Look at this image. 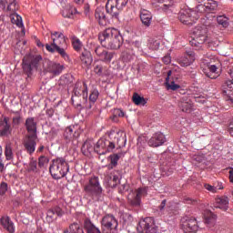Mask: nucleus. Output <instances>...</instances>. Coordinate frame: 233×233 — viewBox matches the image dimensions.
Masks as SVG:
<instances>
[{
	"label": "nucleus",
	"mask_w": 233,
	"mask_h": 233,
	"mask_svg": "<svg viewBox=\"0 0 233 233\" xmlns=\"http://www.w3.org/2000/svg\"><path fill=\"white\" fill-rule=\"evenodd\" d=\"M186 202L188 204H197L198 200H193L192 198H186Z\"/></svg>",
	"instance_id": "61"
},
{
	"label": "nucleus",
	"mask_w": 233,
	"mask_h": 233,
	"mask_svg": "<svg viewBox=\"0 0 233 233\" xmlns=\"http://www.w3.org/2000/svg\"><path fill=\"white\" fill-rule=\"evenodd\" d=\"M204 187L208 191H210L211 193H217V187H214V186H210V184H204Z\"/></svg>",
	"instance_id": "58"
},
{
	"label": "nucleus",
	"mask_w": 233,
	"mask_h": 233,
	"mask_svg": "<svg viewBox=\"0 0 233 233\" xmlns=\"http://www.w3.org/2000/svg\"><path fill=\"white\" fill-rule=\"evenodd\" d=\"M46 72L52 74V76H59L63 70H65V66L61 64L47 62V66L45 67Z\"/></svg>",
	"instance_id": "22"
},
{
	"label": "nucleus",
	"mask_w": 233,
	"mask_h": 233,
	"mask_svg": "<svg viewBox=\"0 0 233 233\" xmlns=\"http://www.w3.org/2000/svg\"><path fill=\"white\" fill-rule=\"evenodd\" d=\"M25 128L27 136H37V122L34 117H28L25 120Z\"/></svg>",
	"instance_id": "25"
},
{
	"label": "nucleus",
	"mask_w": 233,
	"mask_h": 233,
	"mask_svg": "<svg viewBox=\"0 0 233 233\" xmlns=\"http://www.w3.org/2000/svg\"><path fill=\"white\" fill-rule=\"evenodd\" d=\"M23 147L25 152L32 156L37 147V136L26 135L23 140Z\"/></svg>",
	"instance_id": "17"
},
{
	"label": "nucleus",
	"mask_w": 233,
	"mask_h": 233,
	"mask_svg": "<svg viewBox=\"0 0 233 233\" xmlns=\"http://www.w3.org/2000/svg\"><path fill=\"white\" fill-rule=\"evenodd\" d=\"M109 139L101 138L95 145V152L98 156H105L107 152H112L116 148V145L121 148L127 145V133L123 130L111 131L109 133Z\"/></svg>",
	"instance_id": "1"
},
{
	"label": "nucleus",
	"mask_w": 233,
	"mask_h": 233,
	"mask_svg": "<svg viewBox=\"0 0 233 233\" xmlns=\"http://www.w3.org/2000/svg\"><path fill=\"white\" fill-rule=\"evenodd\" d=\"M80 61L83 66H86V67L90 66V65H92V61H94L90 51L86 50L82 52V54L80 55Z\"/></svg>",
	"instance_id": "34"
},
{
	"label": "nucleus",
	"mask_w": 233,
	"mask_h": 233,
	"mask_svg": "<svg viewBox=\"0 0 233 233\" xmlns=\"http://www.w3.org/2000/svg\"><path fill=\"white\" fill-rule=\"evenodd\" d=\"M10 134H12V127L8 124V118L5 117L0 120V136H10Z\"/></svg>",
	"instance_id": "28"
},
{
	"label": "nucleus",
	"mask_w": 233,
	"mask_h": 233,
	"mask_svg": "<svg viewBox=\"0 0 233 233\" xmlns=\"http://www.w3.org/2000/svg\"><path fill=\"white\" fill-rule=\"evenodd\" d=\"M217 22L223 27H228L229 25L228 18H227V16H224V15L218 16Z\"/></svg>",
	"instance_id": "51"
},
{
	"label": "nucleus",
	"mask_w": 233,
	"mask_h": 233,
	"mask_svg": "<svg viewBox=\"0 0 233 233\" xmlns=\"http://www.w3.org/2000/svg\"><path fill=\"white\" fill-rule=\"evenodd\" d=\"M171 74H172V71H168L167 77L166 78L165 85H166V87H167V90L175 91L176 90V82H174V81L170 82V78L169 77H170Z\"/></svg>",
	"instance_id": "44"
},
{
	"label": "nucleus",
	"mask_w": 233,
	"mask_h": 233,
	"mask_svg": "<svg viewBox=\"0 0 233 233\" xmlns=\"http://www.w3.org/2000/svg\"><path fill=\"white\" fill-rule=\"evenodd\" d=\"M178 106L180 109H182V111L190 113L193 109V102L192 100L187 98V96H184L182 102H179Z\"/></svg>",
	"instance_id": "35"
},
{
	"label": "nucleus",
	"mask_w": 233,
	"mask_h": 233,
	"mask_svg": "<svg viewBox=\"0 0 233 233\" xmlns=\"http://www.w3.org/2000/svg\"><path fill=\"white\" fill-rule=\"evenodd\" d=\"M206 11H210L211 13H214L216 9H218V4L215 2V0H208L206 5Z\"/></svg>",
	"instance_id": "49"
},
{
	"label": "nucleus",
	"mask_w": 233,
	"mask_h": 233,
	"mask_svg": "<svg viewBox=\"0 0 233 233\" xmlns=\"http://www.w3.org/2000/svg\"><path fill=\"white\" fill-rule=\"evenodd\" d=\"M137 233H157V229L154 225V218L147 217L139 221L137 228Z\"/></svg>",
	"instance_id": "12"
},
{
	"label": "nucleus",
	"mask_w": 233,
	"mask_h": 233,
	"mask_svg": "<svg viewBox=\"0 0 233 233\" xmlns=\"http://www.w3.org/2000/svg\"><path fill=\"white\" fill-rule=\"evenodd\" d=\"M118 117H125V112L119 108L114 109L113 116L110 117V119H112V121L115 123H117Z\"/></svg>",
	"instance_id": "43"
},
{
	"label": "nucleus",
	"mask_w": 233,
	"mask_h": 233,
	"mask_svg": "<svg viewBox=\"0 0 233 233\" xmlns=\"http://www.w3.org/2000/svg\"><path fill=\"white\" fill-rule=\"evenodd\" d=\"M196 57L194 52H187L182 57L177 59L178 65L181 66H189L192 63H194Z\"/></svg>",
	"instance_id": "24"
},
{
	"label": "nucleus",
	"mask_w": 233,
	"mask_h": 233,
	"mask_svg": "<svg viewBox=\"0 0 233 233\" xmlns=\"http://www.w3.org/2000/svg\"><path fill=\"white\" fill-rule=\"evenodd\" d=\"M76 7L67 5L64 10L62 11L63 17H67L68 19H71V17L74 16V14H76Z\"/></svg>",
	"instance_id": "38"
},
{
	"label": "nucleus",
	"mask_w": 233,
	"mask_h": 233,
	"mask_svg": "<svg viewBox=\"0 0 233 233\" xmlns=\"http://www.w3.org/2000/svg\"><path fill=\"white\" fill-rule=\"evenodd\" d=\"M5 156L7 161L14 159V152L12 151V145L6 144L5 148Z\"/></svg>",
	"instance_id": "48"
},
{
	"label": "nucleus",
	"mask_w": 233,
	"mask_h": 233,
	"mask_svg": "<svg viewBox=\"0 0 233 233\" xmlns=\"http://www.w3.org/2000/svg\"><path fill=\"white\" fill-rule=\"evenodd\" d=\"M84 228L86 233H101L99 228L96 227L90 218L84 219Z\"/></svg>",
	"instance_id": "33"
},
{
	"label": "nucleus",
	"mask_w": 233,
	"mask_h": 233,
	"mask_svg": "<svg viewBox=\"0 0 233 233\" xmlns=\"http://www.w3.org/2000/svg\"><path fill=\"white\" fill-rule=\"evenodd\" d=\"M206 63L209 68V72L207 74L208 77H210L211 79L218 77L219 74L218 70L221 66L220 61L216 59V57H211V59H206Z\"/></svg>",
	"instance_id": "16"
},
{
	"label": "nucleus",
	"mask_w": 233,
	"mask_h": 233,
	"mask_svg": "<svg viewBox=\"0 0 233 233\" xmlns=\"http://www.w3.org/2000/svg\"><path fill=\"white\" fill-rule=\"evenodd\" d=\"M140 19L145 26H150L152 24V14L148 10L141 9Z\"/></svg>",
	"instance_id": "31"
},
{
	"label": "nucleus",
	"mask_w": 233,
	"mask_h": 233,
	"mask_svg": "<svg viewBox=\"0 0 233 233\" xmlns=\"http://www.w3.org/2000/svg\"><path fill=\"white\" fill-rule=\"evenodd\" d=\"M72 134H74V126L66 127L64 136L66 139H70L72 137Z\"/></svg>",
	"instance_id": "54"
},
{
	"label": "nucleus",
	"mask_w": 233,
	"mask_h": 233,
	"mask_svg": "<svg viewBox=\"0 0 233 233\" xmlns=\"http://www.w3.org/2000/svg\"><path fill=\"white\" fill-rule=\"evenodd\" d=\"M132 99L135 105H147V100H145V97L139 96L137 93L133 94Z\"/></svg>",
	"instance_id": "45"
},
{
	"label": "nucleus",
	"mask_w": 233,
	"mask_h": 233,
	"mask_svg": "<svg viewBox=\"0 0 233 233\" xmlns=\"http://www.w3.org/2000/svg\"><path fill=\"white\" fill-rule=\"evenodd\" d=\"M98 39L102 46L110 50H119L123 45V36L116 28H107L98 35Z\"/></svg>",
	"instance_id": "4"
},
{
	"label": "nucleus",
	"mask_w": 233,
	"mask_h": 233,
	"mask_svg": "<svg viewBox=\"0 0 233 233\" xmlns=\"http://www.w3.org/2000/svg\"><path fill=\"white\" fill-rule=\"evenodd\" d=\"M0 8L15 14V10H17V2H15V0H1Z\"/></svg>",
	"instance_id": "26"
},
{
	"label": "nucleus",
	"mask_w": 233,
	"mask_h": 233,
	"mask_svg": "<svg viewBox=\"0 0 233 233\" xmlns=\"http://www.w3.org/2000/svg\"><path fill=\"white\" fill-rule=\"evenodd\" d=\"M28 172H37V160L34 157L30 158Z\"/></svg>",
	"instance_id": "50"
},
{
	"label": "nucleus",
	"mask_w": 233,
	"mask_h": 233,
	"mask_svg": "<svg viewBox=\"0 0 233 233\" xmlns=\"http://www.w3.org/2000/svg\"><path fill=\"white\" fill-rule=\"evenodd\" d=\"M71 41L72 46L74 50H76V52H79L83 48V43L81 42V40H79V38H77V36H73L71 38Z\"/></svg>",
	"instance_id": "41"
},
{
	"label": "nucleus",
	"mask_w": 233,
	"mask_h": 233,
	"mask_svg": "<svg viewBox=\"0 0 233 233\" xmlns=\"http://www.w3.org/2000/svg\"><path fill=\"white\" fill-rule=\"evenodd\" d=\"M110 164L107 165L108 170H112L115 167H117V161H119V155H111L110 157Z\"/></svg>",
	"instance_id": "47"
},
{
	"label": "nucleus",
	"mask_w": 233,
	"mask_h": 233,
	"mask_svg": "<svg viewBox=\"0 0 233 233\" xmlns=\"http://www.w3.org/2000/svg\"><path fill=\"white\" fill-rule=\"evenodd\" d=\"M97 97H99V91L97 89H93L89 96V101L88 97H86V103H79L76 106H83L86 110H92L96 105V101H97Z\"/></svg>",
	"instance_id": "19"
},
{
	"label": "nucleus",
	"mask_w": 233,
	"mask_h": 233,
	"mask_svg": "<svg viewBox=\"0 0 233 233\" xmlns=\"http://www.w3.org/2000/svg\"><path fill=\"white\" fill-rule=\"evenodd\" d=\"M63 214H65L63 209L60 207L56 206L47 211V219H49V221H54V219H56L57 218L56 216H58L59 218H61Z\"/></svg>",
	"instance_id": "32"
},
{
	"label": "nucleus",
	"mask_w": 233,
	"mask_h": 233,
	"mask_svg": "<svg viewBox=\"0 0 233 233\" xmlns=\"http://www.w3.org/2000/svg\"><path fill=\"white\" fill-rule=\"evenodd\" d=\"M213 220H214V217L212 213H210L209 217H205V222H207L208 224H210V222H213Z\"/></svg>",
	"instance_id": "59"
},
{
	"label": "nucleus",
	"mask_w": 233,
	"mask_h": 233,
	"mask_svg": "<svg viewBox=\"0 0 233 233\" xmlns=\"http://www.w3.org/2000/svg\"><path fill=\"white\" fill-rule=\"evenodd\" d=\"M43 59L41 56H25L23 59V69L27 74H30L32 70H37V66H39V62Z\"/></svg>",
	"instance_id": "13"
},
{
	"label": "nucleus",
	"mask_w": 233,
	"mask_h": 233,
	"mask_svg": "<svg viewBox=\"0 0 233 233\" xmlns=\"http://www.w3.org/2000/svg\"><path fill=\"white\" fill-rule=\"evenodd\" d=\"M81 151L84 156H88V154H92V152H96V144L92 140H86L83 144Z\"/></svg>",
	"instance_id": "30"
},
{
	"label": "nucleus",
	"mask_w": 233,
	"mask_h": 233,
	"mask_svg": "<svg viewBox=\"0 0 233 233\" xmlns=\"http://www.w3.org/2000/svg\"><path fill=\"white\" fill-rule=\"evenodd\" d=\"M95 54L103 63H110L115 56L114 52H110L101 46L95 48Z\"/></svg>",
	"instance_id": "18"
},
{
	"label": "nucleus",
	"mask_w": 233,
	"mask_h": 233,
	"mask_svg": "<svg viewBox=\"0 0 233 233\" xmlns=\"http://www.w3.org/2000/svg\"><path fill=\"white\" fill-rule=\"evenodd\" d=\"M229 180L233 182V168L229 170Z\"/></svg>",
	"instance_id": "62"
},
{
	"label": "nucleus",
	"mask_w": 233,
	"mask_h": 233,
	"mask_svg": "<svg viewBox=\"0 0 233 233\" xmlns=\"http://www.w3.org/2000/svg\"><path fill=\"white\" fill-rule=\"evenodd\" d=\"M49 172L54 179H61L70 172V166L66 162V159L56 157L52 160Z\"/></svg>",
	"instance_id": "5"
},
{
	"label": "nucleus",
	"mask_w": 233,
	"mask_h": 233,
	"mask_svg": "<svg viewBox=\"0 0 233 233\" xmlns=\"http://www.w3.org/2000/svg\"><path fill=\"white\" fill-rule=\"evenodd\" d=\"M0 223L2 227L9 233H15V225L10 218V217H2L0 218Z\"/></svg>",
	"instance_id": "27"
},
{
	"label": "nucleus",
	"mask_w": 233,
	"mask_h": 233,
	"mask_svg": "<svg viewBox=\"0 0 233 233\" xmlns=\"http://www.w3.org/2000/svg\"><path fill=\"white\" fill-rule=\"evenodd\" d=\"M95 17L100 26H106L108 25V18H106V15L105 14V7H97L95 11Z\"/></svg>",
	"instance_id": "23"
},
{
	"label": "nucleus",
	"mask_w": 233,
	"mask_h": 233,
	"mask_svg": "<svg viewBox=\"0 0 233 233\" xmlns=\"http://www.w3.org/2000/svg\"><path fill=\"white\" fill-rule=\"evenodd\" d=\"M197 2V4H198L196 11L195 12V16H198V19L199 18L200 15L202 13H205L207 11V3L208 0H195Z\"/></svg>",
	"instance_id": "37"
},
{
	"label": "nucleus",
	"mask_w": 233,
	"mask_h": 233,
	"mask_svg": "<svg viewBox=\"0 0 233 233\" xmlns=\"http://www.w3.org/2000/svg\"><path fill=\"white\" fill-rule=\"evenodd\" d=\"M180 227L185 233H196L198 230V220L194 217H182Z\"/></svg>",
	"instance_id": "9"
},
{
	"label": "nucleus",
	"mask_w": 233,
	"mask_h": 233,
	"mask_svg": "<svg viewBox=\"0 0 233 233\" xmlns=\"http://www.w3.org/2000/svg\"><path fill=\"white\" fill-rule=\"evenodd\" d=\"M228 206H229L228 197H219L218 198H216V208H219L220 209L227 211V209H228Z\"/></svg>",
	"instance_id": "36"
},
{
	"label": "nucleus",
	"mask_w": 233,
	"mask_h": 233,
	"mask_svg": "<svg viewBox=\"0 0 233 233\" xmlns=\"http://www.w3.org/2000/svg\"><path fill=\"white\" fill-rule=\"evenodd\" d=\"M195 15H196L195 11H190L189 13H188V11H180V13L178 15V19L183 24L191 25L198 18V16H195Z\"/></svg>",
	"instance_id": "20"
},
{
	"label": "nucleus",
	"mask_w": 233,
	"mask_h": 233,
	"mask_svg": "<svg viewBox=\"0 0 233 233\" xmlns=\"http://www.w3.org/2000/svg\"><path fill=\"white\" fill-rule=\"evenodd\" d=\"M119 170L113 171L111 175L106 176V180L107 181L109 187H117V183H119Z\"/></svg>",
	"instance_id": "29"
},
{
	"label": "nucleus",
	"mask_w": 233,
	"mask_h": 233,
	"mask_svg": "<svg viewBox=\"0 0 233 233\" xmlns=\"http://www.w3.org/2000/svg\"><path fill=\"white\" fill-rule=\"evenodd\" d=\"M68 37L65 36L62 32L51 31L49 43L46 44V49L51 54L56 52L65 59H68V54H66V48L68 47Z\"/></svg>",
	"instance_id": "3"
},
{
	"label": "nucleus",
	"mask_w": 233,
	"mask_h": 233,
	"mask_svg": "<svg viewBox=\"0 0 233 233\" xmlns=\"http://www.w3.org/2000/svg\"><path fill=\"white\" fill-rule=\"evenodd\" d=\"M6 190H8V184L3 182L0 184V195L3 196L6 194Z\"/></svg>",
	"instance_id": "56"
},
{
	"label": "nucleus",
	"mask_w": 233,
	"mask_h": 233,
	"mask_svg": "<svg viewBox=\"0 0 233 233\" xmlns=\"http://www.w3.org/2000/svg\"><path fill=\"white\" fill-rule=\"evenodd\" d=\"M101 225L103 230H107L106 233H108L110 230H116V228H117L118 222L114 215L107 214L103 217Z\"/></svg>",
	"instance_id": "15"
},
{
	"label": "nucleus",
	"mask_w": 233,
	"mask_h": 233,
	"mask_svg": "<svg viewBox=\"0 0 233 233\" xmlns=\"http://www.w3.org/2000/svg\"><path fill=\"white\" fill-rule=\"evenodd\" d=\"M45 150V146H40L37 149V152H43Z\"/></svg>",
	"instance_id": "64"
},
{
	"label": "nucleus",
	"mask_w": 233,
	"mask_h": 233,
	"mask_svg": "<svg viewBox=\"0 0 233 233\" xmlns=\"http://www.w3.org/2000/svg\"><path fill=\"white\" fill-rule=\"evenodd\" d=\"M82 100L80 103H86V97H88V86L85 82H76L73 89V96L71 101L74 103L75 97H81Z\"/></svg>",
	"instance_id": "10"
},
{
	"label": "nucleus",
	"mask_w": 233,
	"mask_h": 233,
	"mask_svg": "<svg viewBox=\"0 0 233 233\" xmlns=\"http://www.w3.org/2000/svg\"><path fill=\"white\" fill-rule=\"evenodd\" d=\"M94 72L96 76L102 77L105 72H106V67L103 64H95Z\"/></svg>",
	"instance_id": "42"
},
{
	"label": "nucleus",
	"mask_w": 233,
	"mask_h": 233,
	"mask_svg": "<svg viewBox=\"0 0 233 233\" xmlns=\"http://www.w3.org/2000/svg\"><path fill=\"white\" fill-rule=\"evenodd\" d=\"M48 157H46V156H41L38 158V166L40 168H43V167H45V165H48Z\"/></svg>",
	"instance_id": "53"
},
{
	"label": "nucleus",
	"mask_w": 233,
	"mask_h": 233,
	"mask_svg": "<svg viewBox=\"0 0 233 233\" xmlns=\"http://www.w3.org/2000/svg\"><path fill=\"white\" fill-rule=\"evenodd\" d=\"M157 212L160 216L167 214V200H163L157 208Z\"/></svg>",
	"instance_id": "52"
},
{
	"label": "nucleus",
	"mask_w": 233,
	"mask_h": 233,
	"mask_svg": "<svg viewBox=\"0 0 233 233\" xmlns=\"http://www.w3.org/2000/svg\"><path fill=\"white\" fill-rule=\"evenodd\" d=\"M163 63L168 65L170 63V56H167L162 58Z\"/></svg>",
	"instance_id": "60"
},
{
	"label": "nucleus",
	"mask_w": 233,
	"mask_h": 233,
	"mask_svg": "<svg viewBox=\"0 0 233 233\" xmlns=\"http://www.w3.org/2000/svg\"><path fill=\"white\" fill-rule=\"evenodd\" d=\"M74 81V77H72L71 75H64L59 79V85L62 86L72 85V82Z\"/></svg>",
	"instance_id": "40"
},
{
	"label": "nucleus",
	"mask_w": 233,
	"mask_h": 233,
	"mask_svg": "<svg viewBox=\"0 0 233 233\" xmlns=\"http://www.w3.org/2000/svg\"><path fill=\"white\" fill-rule=\"evenodd\" d=\"M136 52L138 54H143V49H141V42L135 41L131 43L128 47L122 53V61L124 63H130L132 59H134V56H136Z\"/></svg>",
	"instance_id": "8"
},
{
	"label": "nucleus",
	"mask_w": 233,
	"mask_h": 233,
	"mask_svg": "<svg viewBox=\"0 0 233 233\" xmlns=\"http://www.w3.org/2000/svg\"><path fill=\"white\" fill-rule=\"evenodd\" d=\"M13 126L14 127H17L19 125H21V121L23 119V116H21V112L16 111V112H13Z\"/></svg>",
	"instance_id": "46"
},
{
	"label": "nucleus",
	"mask_w": 233,
	"mask_h": 233,
	"mask_svg": "<svg viewBox=\"0 0 233 233\" xmlns=\"http://www.w3.org/2000/svg\"><path fill=\"white\" fill-rule=\"evenodd\" d=\"M84 191L87 196H90L94 201H101V199H103V187L97 177L89 178L88 183L84 187Z\"/></svg>",
	"instance_id": "6"
},
{
	"label": "nucleus",
	"mask_w": 233,
	"mask_h": 233,
	"mask_svg": "<svg viewBox=\"0 0 233 233\" xmlns=\"http://www.w3.org/2000/svg\"><path fill=\"white\" fill-rule=\"evenodd\" d=\"M10 19L13 25H16L19 28L23 27V18L17 13L11 14Z\"/></svg>",
	"instance_id": "39"
},
{
	"label": "nucleus",
	"mask_w": 233,
	"mask_h": 233,
	"mask_svg": "<svg viewBox=\"0 0 233 233\" xmlns=\"http://www.w3.org/2000/svg\"><path fill=\"white\" fill-rule=\"evenodd\" d=\"M228 130H229V133L233 136V126H232V124L229 125Z\"/></svg>",
	"instance_id": "63"
},
{
	"label": "nucleus",
	"mask_w": 233,
	"mask_h": 233,
	"mask_svg": "<svg viewBox=\"0 0 233 233\" xmlns=\"http://www.w3.org/2000/svg\"><path fill=\"white\" fill-rule=\"evenodd\" d=\"M128 0H107L106 4V13L109 14L115 19L119 17L123 8L127 6Z\"/></svg>",
	"instance_id": "7"
},
{
	"label": "nucleus",
	"mask_w": 233,
	"mask_h": 233,
	"mask_svg": "<svg viewBox=\"0 0 233 233\" xmlns=\"http://www.w3.org/2000/svg\"><path fill=\"white\" fill-rule=\"evenodd\" d=\"M180 93V95H186L187 93V87L186 86H180L178 83H177V95Z\"/></svg>",
	"instance_id": "57"
},
{
	"label": "nucleus",
	"mask_w": 233,
	"mask_h": 233,
	"mask_svg": "<svg viewBox=\"0 0 233 233\" xmlns=\"http://www.w3.org/2000/svg\"><path fill=\"white\" fill-rule=\"evenodd\" d=\"M142 196H147L146 188L140 187L134 192H131L127 197L129 205H131V207H140Z\"/></svg>",
	"instance_id": "14"
},
{
	"label": "nucleus",
	"mask_w": 233,
	"mask_h": 233,
	"mask_svg": "<svg viewBox=\"0 0 233 233\" xmlns=\"http://www.w3.org/2000/svg\"><path fill=\"white\" fill-rule=\"evenodd\" d=\"M228 74L231 79H227L222 85V93L227 102L233 104V68H229Z\"/></svg>",
	"instance_id": "11"
},
{
	"label": "nucleus",
	"mask_w": 233,
	"mask_h": 233,
	"mask_svg": "<svg viewBox=\"0 0 233 233\" xmlns=\"http://www.w3.org/2000/svg\"><path fill=\"white\" fill-rule=\"evenodd\" d=\"M207 15H205L206 21L203 23V25H197L193 29L192 38L189 40L191 46H193L196 50H199L202 45L207 42L208 36V25L216 22L218 18H216L215 13H211L210 11H206Z\"/></svg>",
	"instance_id": "2"
},
{
	"label": "nucleus",
	"mask_w": 233,
	"mask_h": 233,
	"mask_svg": "<svg viewBox=\"0 0 233 233\" xmlns=\"http://www.w3.org/2000/svg\"><path fill=\"white\" fill-rule=\"evenodd\" d=\"M165 135L162 133H155L152 137L147 141L148 147L156 148L165 144Z\"/></svg>",
	"instance_id": "21"
},
{
	"label": "nucleus",
	"mask_w": 233,
	"mask_h": 233,
	"mask_svg": "<svg viewBox=\"0 0 233 233\" xmlns=\"http://www.w3.org/2000/svg\"><path fill=\"white\" fill-rule=\"evenodd\" d=\"M160 45H161V42L159 40H154L153 42L150 43L149 48H151V50H159Z\"/></svg>",
	"instance_id": "55"
}]
</instances>
